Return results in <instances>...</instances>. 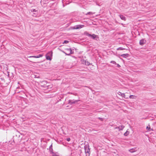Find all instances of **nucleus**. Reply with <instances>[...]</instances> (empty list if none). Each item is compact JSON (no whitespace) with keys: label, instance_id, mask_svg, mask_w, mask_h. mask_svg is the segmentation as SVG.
Here are the masks:
<instances>
[{"label":"nucleus","instance_id":"nucleus-1","mask_svg":"<svg viewBox=\"0 0 156 156\" xmlns=\"http://www.w3.org/2000/svg\"><path fill=\"white\" fill-rule=\"evenodd\" d=\"M49 84V83H47L46 81H43L41 82L40 85L42 87L45 88V89H47L50 88V86Z\"/></svg>","mask_w":156,"mask_h":156},{"label":"nucleus","instance_id":"nucleus-2","mask_svg":"<svg viewBox=\"0 0 156 156\" xmlns=\"http://www.w3.org/2000/svg\"><path fill=\"white\" fill-rule=\"evenodd\" d=\"M52 56V51H49L46 55V59L48 60H51Z\"/></svg>","mask_w":156,"mask_h":156},{"label":"nucleus","instance_id":"nucleus-3","mask_svg":"<svg viewBox=\"0 0 156 156\" xmlns=\"http://www.w3.org/2000/svg\"><path fill=\"white\" fill-rule=\"evenodd\" d=\"M89 145H85L84 147V149L85 150V152L86 154L87 153L89 154H90V149L89 148Z\"/></svg>","mask_w":156,"mask_h":156},{"label":"nucleus","instance_id":"nucleus-4","mask_svg":"<svg viewBox=\"0 0 156 156\" xmlns=\"http://www.w3.org/2000/svg\"><path fill=\"white\" fill-rule=\"evenodd\" d=\"M85 34L86 35L88 36L89 37H91L92 39H94L97 37V35H95L94 34H89L87 32H85Z\"/></svg>","mask_w":156,"mask_h":156},{"label":"nucleus","instance_id":"nucleus-5","mask_svg":"<svg viewBox=\"0 0 156 156\" xmlns=\"http://www.w3.org/2000/svg\"><path fill=\"white\" fill-rule=\"evenodd\" d=\"M79 101H80L79 100H75L74 99L69 100L68 101V104L71 105L73 104L76 103Z\"/></svg>","mask_w":156,"mask_h":156},{"label":"nucleus","instance_id":"nucleus-6","mask_svg":"<svg viewBox=\"0 0 156 156\" xmlns=\"http://www.w3.org/2000/svg\"><path fill=\"white\" fill-rule=\"evenodd\" d=\"M66 52L68 53L67 55H69L70 54L73 53V51H72L71 48H66Z\"/></svg>","mask_w":156,"mask_h":156},{"label":"nucleus","instance_id":"nucleus-7","mask_svg":"<svg viewBox=\"0 0 156 156\" xmlns=\"http://www.w3.org/2000/svg\"><path fill=\"white\" fill-rule=\"evenodd\" d=\"M84 27V25H77L74 27L73 29H77L79 28H81Z\"/></svg>","mask_w":156,"mask_h":156},{"label":"nucleus","instance_id":"nucleus-8","mask_svg":"<svg viewBox=\"0 0 156 156\" xmlns=\"http://www.w3.org/2000/svg\"><path fill=\"white\" fill-rule=\"evenodd\" d=\"M145 42L146 41L144 39H142L140 41L139 43L140 45H143Z\"/></svg>","mask_w":156,"mask_h":156},{"label":"nucleus","instance_id":"nucleus-9","mask_svg":"<svg viewBox=\"0 0 156 156\" xmlns=\"http://www.w3.org/2000/svg\"><path fill=\"white\" fill-rule=\"evenodd\" d=\"M137 151L136 147L131 149L129 150V151L131 153Z\"/></svg>","mask_w":156,"mask_h":156},{"label":"nucleus","instance_id":"nucleus-10","mask_svg":"<svg viewBox=\"0 0 156 156\" xmlns=\"http://www.w3.org/2000/svg\"><path fill=\"white\" fill-rule=\"evenodd\" d=\"M124 128V126L123 125H121L120 126H119V127H115V129H119V130L120 131L122 130Z\"/></svg>","mask_w":156,"mask_h":156},{"label":"nucleus","instance_id":"nucleus-11","mask_svg":"<svg viewBox=\"0 0 156 156\" xmlns=\"http://www.w3.org/2000/svg\"><path fill=\"white\" fill-rule=\"evenodd\" d=\"M42 56H43L42 55L40 54V55H38L37 56H29V58H39L40 57H42Z\"/></svg>","mask_w":156,"mask_h":156},{"label":"nucleus","instance_id":"nucleus-12","mask_svg":"<svg viewBox=\"0 0 156 156\" xmlns=\"http://www.w3.org/2000/svg\"><path fill=\"white\" fill-rule=\"evenodd\" d=\"M120 56L123 58H126L129 57V54H128L127 53H126V54L121 55H120Z\"/></svg>","mask_w":156,"mask_h":156},{"label":"nucleus","instance_id":"nucleus-13","mask_svg":"<svg viewBox=\"0 0 156 156\" xmlns=\"http://www.w3.org/2000/svg\"><path fill=\"white\" fill-rule=\"evenodd\" d=\"M118 94L119 95H121L122 97H124L125 98H126L125 97L126 96L125 94L122 93L121 92L119 91L118 92Z\"/></svg>","mask_w":156,"mask_h":156},{"label":"nucleus","instance_id":"nucleus-14","mask_svg":"<svg viewBox=\"0 0 156 156\" xmlns=\"http://www.w3.org/2000/svg\"><path fill=\"white\" fill-rule=\"evenodd\" d=\"M119 16L120 18L122 20L124 21H125L126 20V18L125 16H124L123 15H119Z\"/></svg>","mask_w":156,"mask_h":156},{"label":"nucleus","instance_id":"nucleus-15","mask_svg":"<svg viewBox=\"0 0 156 156\" xmlns=\"http://www.w3.org/2000/svg\"><path fill=\"white\" fill-rule=\"evenodd\" d=\"M129 134V132L128 131V130H127L126 132L124 133V135L125 136H126L128 135Z\"/></svg>","mask_w":156,"mask_h":156},{"label":"nucleus","instance_id":"nucleus-16","mask_svg":"<svg viewBox=\"0 0 156 156\" xmlns=\"http://www.w3.org/2000/svg\"><path fill=\"white\" fill-rule=\"evenodd\" d=\"M129 97L130 98H136V96L133 95H130Z\"/></svg>","mask_w":156,"mask_h":156},{"label":"nucleus","instance_id":"nucleus-17","mask_svg":"<svg viewBox=\"0 0 156 156\" xmlns=\"http://www.w3.org/2000/svg\"><path fill=\"white\" fill-rule=\"evenodd\" d=\"M94 13H93L92 12H89L87 13L86 14V15H92Z\"/></svg>","mask_w":156,"mask_h":156},{"label":"nucleus","instance_id":"nucleus-18","mask_svg":"<svg viewBox=\"0 0 156 156\" xmlns=\"http://www.w3.org/2000/svg\"><path fill=\"white\" fill-rule=\"evenodd\" d=\"M85 65L87 66H89L90 65V63L87 61H85Z\"/></svg>","mask_w":156,"mask_h":156},{"label":"nucleus","instance_id":"nucleus-19","mask_svg":"<svg viewBox=\"0 0 156 156\" xmlns=\"http://www.w3.org/2000/svg\"><path fill=\"white\" fill-rule=\"evenodd\" d=\"M125 48H122V47H119V48H118L117 49V50H125Z\"/></svg>","mask_w":156,"mask_h":156},{"label":"nucleus","instance_id":"nucleus-20","mask_svg":"<svg viewBox=\"0 0 156 156\" xmlns=\"http://www.w3.org/2000/svg\"><path fill=\"white\" fill-rule=\"evenodd\" d=\"M37 11L36 12H34L32 15L34 16H37Z\"/></svg>","mask_w":156,"mask_h":156},{"label":"nucleus","instance_id":"nucleus-21","mask_svg":"<svg viewBox=\"0 0 156 156\" xmlns=\"http://www.w3.org/2000/svg\"><path fill=\"white\" fill-rule=\"evenodd\" d=\"M30 11L31 12H36L37 11V10H36V9H31L30 10Z\"/></svg>","mask_w":156,"mask_h":156},{"label":"nucleus","instance_id":"nucleus-22","mask_svg":"<svg viewBox=\"0 0 156 156\" xmlns=\"http://www.w3.org/2000/svg\"><path fill=\"white\" fill-rule=\"evenodd\" d=\"M69 41L66 40L64 41V42L63 43V44H67L69 43Z\"/></svg>","mask_w":156,"mask_h":156},{"label":"nucleus","instance_id":"nucleus-23","mask_svg":"<svg viewBox=\"0 0 156 156\" xmlns=\"http://www.w3.org/2000/svg\"><path fill=\"white\" fill-rule=\"evenodd\" d=\"M110 62L114 64H116V62L115 61H111Z\"/></svg>","mask_w":156,"mask_h":156},{"label":"nucleus","instance_id":"nucleus-24","mask_svg":"<svg viewBox=\"0 0 156 156\" xmlns=\"http://www.w3.org/2000/svg\"><path fill=\"white\" fill-rule=\"evenodd\" d=\"M98 118L101 121H103V119L101 118L98 117Z\"/></svg>","mask_w":156,"mask_h":156},{"label":"nucleus","instance_id":"nucleus-25","mask_svg":"<svg viewBox=\"0 0 156 156\" xmlns=\"http://www.w3.org/2000/svg\"><path fill=\"white\" fill-rule=\"evenodd\" d=\"M147 130H148L150 131V127H149H149H148V126H147Z\"/></svg>","mask_w":156,"mask_h":156},{"label":"nucleus","instance_id":"nucleus-26","mask_svg":"<svg viewBox=\"0 0 156 156\" xmlns=\"http://www.w3.org/2000/svg\"><path fill=\"white\" fill-rule=\"evenodd\" d=\"M66 140L68 141H70V139L69 138H67Z\"/></svg>","mask_w":156,"mask_h":156},{"label":"nucleus","instance_id":"nucleus-27","mask_svg":"<svg viewBox=\"0 0 156 156\" xmlns=\"http://www.w3.org/2000/svg\"><path fill=\"white\" fill-rule=\"evenodd\" d=\"M116 64L117 65V66L119 68L120 67V66L119 64Z\"/></svg>","mask_w":156,"mask_h":156},{"label":"nucleus","instance_id":"nucleus-28","mask_svg":"<svg viewBox=\"0 0 156 156\" xmlns=\"http://www.w3.org/2000/svg\"><path fill=\"white\" fill-rule=\"evenodd\" d=\"M64 53H65V54L66 55H67V54H68V53L67 52L66 53V52H64Z\"/></svg>","mask_w":156,"mask_h":156},{"label":"nucleus","instance_id":"nucleus-29","mask_svg":"<svg viewBox=\"0 0 156 156\" xmlns=\"http://www.w3.org/2000/svg\"><path fill=\"white\" fill-rule=\"evenodd\" d=\"M52 145H51L50 146L49 148H52Z\"/></svg>","mask_w":156,"mask_h":156}]
</instances>
